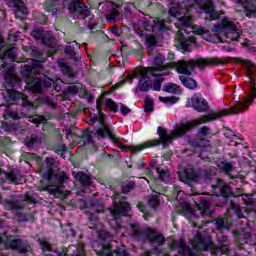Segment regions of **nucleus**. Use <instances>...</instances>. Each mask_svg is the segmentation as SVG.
I'll return each mask as SVG.
<instances>
[{
	"mask_svg": "<svg viewBox=\"0 0 256 256\" xmlns=\"http://www.w3.org/2000/svg\"><path fill=\"white\" fill-rule=\"evenodd\" d=\"M198 125L199 120H191L190 122L176 126L170 134L167 133L165 128L158 127L157 133L159 135V139L149 140L144 144H139L138 146H130V151H132V153H139V151H143V149H148V147H157V145L161 144L163 147H169V145L173 143L174 139L183 137L187 131H190V129H193V127H198Z\"/></svg>",
	"mask_w": 256,
	"mask_h": 256,
	"instance_id": "obj_1",
	"label": "nucleus"
},
{
	"mask_svg": "<svg viewBox=\"0 0 256 256\" xmlns=\"http://www.w3.org/2000/svg\"><path fill=\"white\" fill-rule=\"evenodd\" d=\"M255 92L256 88L252 87L250 96L248 98H245L244 102H238L236 103V105L230 108H226L219 112H212L208 116H203L202 118L195 120L199 121V125H201L202 123L221 119V117H225V115H239L240 113H245V111L249 109V105H251V103H253V101L255 100Z\"/></svg>",
	"mask_w": 256,
	"mask_h": 256,
	"instance_id": "obj_2",
	"label": "nucleus"
},
{
	"mask_svg": "<svg viewBox=\"0 0 256 256\" xmlns=\"http://www.w3.org/2000/svg\"><path fill=\"white\" fill-rule=\"evenodd\" d=\"M211 65H225V62L219 58H199L197 60H179L176 63V70L182 75H191L195 67L205 69Z\"/></svg>",
	"mask_w": 256,
	"mask_h": 256,
	"instance_id": "obj_3",
	"label": "nucleus"
},
{
	"mask_svg": "<svg viewBox=\"0 0 256 256\" xmlns=\"http://www.w3.org/2000/svg\"><path fill=\"white\" fill-rule=\"evenodd\" d=\"M222 239L224 244L217 248L213 241H211V236L207 234L202 235L201 232H197L192 241V247L196 251H207L210 249L212 255H223V253H227L229 249L227 248V237L223 236Z\"/></svg>",
	"mask_w": 256,
	"mask_h": 256,
	"instance_id": "obj_4",
	"label": "nucleus"
},
{
	"mask_svg": "<svg viewBox=\"0 0 256 256\" xmlns=\"http://www.w3.org/2000/svg\"><path fill=\"white\" fill-rule=\"evenodd\" d=\"M101 105H103V101L101 99H98L96 101V109L99 113V117H93L90 120L91 125L97 123L99 121L101 128H99L96 133L98 137H101V139H105V136L107 135L109 139H111L112 143L118 144V147L123 153H127V151H131V146H126L123 143H119V139L113 135V132L109 129V126L105 125V121L103 120V111L101 110Z\"/></svg>",
	"mask_w": 256,
	"mask_h": 256,
	"instance_id": "obj_5",
	"label": "nucleus"
},
{
	"mask_svg": "<svg viewBox=\"0 0 256 256\" xmlns=\"http://www.w3.org/2000/svg\"><path fill=\"white\" fill-rule=\"evenodd\" d=\"M153 65L151 67L144 68L140 71L142 79H151V77H161V75H167L165 71L169 65L165 64V57L159 52H153Z\"/></svg>",
	"mask_w": 256,
	"mask_h": 256,
	"instance_id": "obj_6",
	"label": "nucleus"
},
{
	"mask_svg": "<svg viewBox=\"0 0 256 256\" xmlns=\"http://www.w3.org/2000/svg\"><path fill=\"white\" fill-rule=\"evenodd\" d=\"M69 179V175L65 172H50L47 174L49 185L39 187V191H47L50 195H59L63 193V185Z\"/></svg>",
	"mask_w": 256,
	"mask_h": 256,
	"instance_id": "obj_7",
	"label": "nucleus"
},
{
	"mask_svg": "<svg viewBox=\"0 0 256 256\" xmlns=\"http://www.w3.org/2000/svg\"><path fill=\"white\" fill-rule=\"evenodd\" d=\"M215 176V171H210L209 174L207 172L197 173L192 168H186L182 172H179V179L182 183H191V181H195L196 183H205L207 179H211V177Z\"/></svg>",
	"mask_w": 256,
	"mask_h": 256,
	"instance_id": "obj_8",
	"label": "nucleus"
},
{
	"mask_svg": "<svg viewBox=\"0 0 256 256\" xmlns=\"http://www.w3.org/2000/svg\"><path fill=\"white\" fill-rule=\"evenodd\" d=\"M216 31L219 32L218 34H216V37L220 39V41L221 37H226V39H230V41H239V37L241 35V33H239V30L237 29V26L228 19H223L221 27L218 26L216 28Z\"/></svg>",
	"mask_w": 256,
	"mask_h": 256,
	"instance_id": "obj_9",
	"label": "nucleus"
},
{
	"mask_svg": "<svg viewBox=\"0 0 256 256\" xmlns=\"http://www.w3.org/2000/svg\"><path fill=\"white\" fill-rule=\"evenodd\" d=\"M22 77L26 79L27 87L32 93H40L43 89V80L33 76V67L24 65L20 71Z\"/></svg>",
	"mask_w": 256,
	"mask_h": 256,
	"instance_id": "obj_10",
	"label": "nucleus"
},
{
	"mask_svg": "<svg viewBox=\"0 0 256 256\" xmlns=\"http://www.w3.org/2000/svg\"><path fill=\"white\" fill-rule=\"evenodd\" d=\"M68 9L74 19H86V17H89V9L81 0H73Z\"/></svg>",
	"mask_w": 256,
	"mask_h": 256,
	"instance_id": "obj_11",
	"label": "nucleus"
},
{
	"mask_svg": "<svg viewBox=\"0 0 256 256\" xmlns=\"http://www.w3.org/2000/svg\"><path fill=\"white\" fill-rule=\"evenodd\" d=\"M93 249L99 256H127L125 252H119V251H111V245L108 243H100V242H95L93 244Z\"/></svg>",
	"mask_w": 256,
	"mask_h": 256,
	"instance_id": "obj_12",
	"label": "nucleus"
},
{
	"mask_svg": "<svg viewBox=\"0 0 256 256\" xmlns=\"http://www.w3.org/2000/svg\"><path fill=\"white\" fill-rule=\"evenodd\" d=\"M125 197H122L119 204L114 202L113 208H110L112 217L117 220L121 215H126L128 211H131V206L125 201Z\"/></svg>",
	"mask_w": 256,
	"mask_h": 256,
	"instance_id": "obj_13",
	"label": "nucleus"
},
{
	"mask_svg": "<svg viewBox=\"0 0 256 256\" xmlns=\"http://www.w3.org/2000/svg\"><path fill=\"white\" fill-rule=\"evenodd\" d=\"M191 105L195 111H198V113H205L209 110L207 100H205L199 93H196L191 97Z\"/></svg>",
	"mask_w": 256,
	"mask_h": 256,
	"instance_id": "obj_14",
	"label": "nucleus"
},
{
	"mask_svg": "<svg viewBox=\"0 0 256 256\" xmlns=\"http://www.w3.org/2000/svg\"><path fill=\"white\" fill-rule=\"evenodd\" d=\"M9 7L14 8L15 17L17 19H24L27 15V7L21 0H7Z\"/></svg>",
	"mask_w": 256,
	"mask_h": 256,
	"instance_id": "obj_15",
	"label": "nucleus"
},
{
	"mask_svg": "<svg viewBox=\"0 0 256 256\" xmlns=\"http://www.w3.org/2000/svg\"><path fill=\"white\" fill-rule=\"evenodd\" d=\"M200 9L206 13V19L211 21L215 19V6H213V2L211 0H197Z\"/></svg>",
	"mask_w": 256,
	"mask_h": 256,
	"instance_id": "obj_16",
	"label": "nucleus"
},
{
	"mask_svg": "<svg viewBox=\"0 0 256 256\" xmlns=\"http://www.w3.org/2000/svg\"><path fill=\"white\" fill-rule=\"evenodd\" d=\"M10 249H13L14 251H18V253H29L31 251V246L28 242H25L21 239H14L11 240L9 243Z\"/></svg>",
	"mask_w": 256,
	"mask_h": 256,
	"instance_id": "obj_17",
	"label": "nucleus"
},
{
	"mask_svg": "<svg viewBox=\"0 0 256 256\" xmlns=\"http://www.w3.org/2000/svg\"><path fill=\"white\" fill-rule=\"evenodd\" d=\"M152 245H163L165 243V237L154 229L147 228V238Z\"/></svg>",
	"mask_w": 256,
	"mask_h": 256,
	"instance_id": "obj_18",
	"label": "nucleus"
},
{
	"mask_svg": "<svg viewBox=\"0 0 256 256\" xmlns=\"http://www.w3.org/2000/svg\"><path fill=\"white\" fill-rule=\"evenodd\" d=\"M234 3H238L244 7L247 12L246 15H253L256 13V0H233Z\"/></svg>",
	"mask_w": 256,
	"mask_h": 256,
	"instance_id": "obj_19",
	"label": "nucleus"
},
{
	"mask_svg": "<svg viewBox=\"0 0 256 256\" xmlns=\"http://www.w3.org/2000/svg\"><path fill=\"white\" fill-rule=\"evenodd\" d=\"M132 237L137 241H146L147 239V229H141V226L138 224H131Z\"/></svg>",
	"mask_w": 256,
	"mask_h": 256,
	"instance_id": "obj_20",
	"label": "nucleus"
},
{
	"mask_svg": "<svg viewBox=\"0 0 256 256\" xmlns=\"http://www.w3.org/2000/svg\"><path fill=\"white\" fill-rule=\"evenodd\" d=\"M211 204L209 203V200L202 199L200 203L198 204V209L200 210V215L202 217H209L211 215V209L209 208Z\"/></svg>",
	"mask_w": 256,
	"mask_h": 256,
	"instance_id": "obj_21",
	"label": "nucleus"
},
{
	"mask_svg": "<svg viewBox=\"0 0 256 256\" xmlns=\"http://www.w3.org/2000/svg\"><path fill=\"white\" fill-rule=\"evenodd\" d=\"M5 176L10 183H15V185H19L23 181V177L21 176V174L15 170L6 172Z\"/></svg>",
	"mask_w": 256,
	"mask_h": 256,
	"instance_id": "obj_22",
	"label": "nucleus"
},
{
	"mask_svg": "<svg viewBox=\"0 0 256 256\" xmlns=\"http://www.w3.org/2000/svg\"><path fill=\"white\" fill-rule=\"evenodd\" d=\"M147 78H143V76L140 74V80L138 83V89L142 92L151 91L153 89V82L151 80H145Z\"/></svg>",
	"mask_w": 256,
	"mask_h": 256,
	"instance_id": "obj_23",
	"label": "nucleus"
},
{
	"mask_svg": "<svg viewBox=\"0 0 256 256\" xmlns=\"http://www.w3.org/2000/svg\"><path fill=\"white\" fill-rule=\"evenodd\" d=\"M73 175L76 181H79L84 187H89V185H91V178L87 174L83 172H73Z\"/></svg>",
	"mask_w": 256,
	"mask_h": 256,
	"instance_id": "obj_24",
	"label": "nucleus"
},
{
	"mask_svg": "<svg viewBox=\"0 0 256 256\" xmlns=\"http://www.w3.org/2000/svg\"><path fill=\"white\" fill-rule=\"evenodd\" d=\"M213 189H218L222 197H229L231 195V188L227 184H223V180H218L216 186H213Z\"/></svg>",
	"mask_w": 256,
	"mask_h": 256,
	"instance_id": "obj_25",
	"label": "nucleus"
},
{
	"mask_svg": "<svg viewBox=\"0 0 256 256\" xmlns=\"http://www.w3.org/2000/svg\"><path fill=\"white\" fill-rule=\"evenodd\" d=\"M3 117L5 120L7 119H14V120H17V119H23V117H27V114L25 113H17L11 109H7L4 114H3Z\"/></svg>",
	"mask_w": 256,
	"mask_h": 256,
	"instance_id": "obj_26",
	"label": "nucleus"
},
{
	"mask_svg": "<svg viewBox=\"0 0 256 256\" xmlns=\"http://www.w3.org/2000/svg\"><path fill=\"white\" fill-rule=\"evenodd\" d=\"M46 169L48 173H55L59 169V161L54 158H46Z\"/></svg>",
	"mask_w": 256,
	"mask_h": 256,
	"instance_id": "obj_27",
	"label": "nucleus"
},
{
	"mask_svg": "<svg viewBox=\"0 0 256 256\" xmlns=\"http://www.w3.org/2000/svg\"><path fill=\"white\" fill-rule=\"evenodd\" d=\"M179 79L184 87H187L188 89H197V81L193 80V78L179 76Z\"/></svg>",
	"mask_w": 256,
	"mask_h": 256,
	"instance_id": "obj_28",
	"label": "nucleus"
},
{
	"mask_svg": "<svg viewBox=\"0 0 256 256\" xmlns=\"http://www.w3.org/2000/svg\"><path fill=\"white\" fill-rule=\"evenodd\" d=\"M58 67H60L64 75H67V77H73V70L71 69V66L65 64L64 59L58 60Z\"/></svg>",
	"mask_w": 256,
	"mask_h": 256,
	"instance_id": "obj_29",
	"label": "nucleus"
},
{
	"mask_svg": "<svg viewBox=\"0 0 256 256\" xmlns=\"http://www.w3.org/2000/svg\"><path fill=\"white\" fill-rule=\"evenodd\" d=\"M4 97L8 103H11L12 105L21 97V94L13 91V90H6V94H4Z\"/></svg>",
	"mask_w": 256,
	"mask_h": 256,
	"instance_id": "obj_30",
	"label": "nucleus"
},
{
	"mask_svg": "<svg viewBox=\"0 0 256 256\" xmlns=\"http://www.w3.org/2000/svg\"><path fill=\"white\" fill-rule=\"evenodd\" d=\"M3 205L6 207V209H19V200L12 195L11 200L6 199L3 201Z\"/></svg>",
	"mask_w": 256,
	"mask_h": 256,
	"instance_id": "obj_31",
	"label": "nucleus"
},
{
	"mask_svg": "<svg viewBox=\"0 0 256 256\" xmlns=\"http://www.w3.org/2000/svg\"><path fill=\"white\" fill-rule=\"evenodd\" d=\"M241 65L246 67V74L248 75V77H253L256 69L255 64L251 63V61L249 60H242Z\"/></svg>",
	"mask_w": 256,
	"mask_h": 256,
	"instance_id": "obj_32",
	"label": "nucleus"
},
{
	"mask_svg": "<svg viewBox=\"0 0 256 256\" xmlns=\"http://www.w3.org/2000/svg\"><path fill=\"white\" fill-rule=\"evenodd\" d=\"M146 43H147V46L149 49V56L153 57V53H154L153 47H155L157 45V38H155V36H149L146 39Z\"/></svg>",
	"mask_w": 256,
	"mask_h": 256,
	"instance_id": "obj_33",
	"label": "nucleus"
},
{
	"mask_svg": "<svg viewBox=\"0 0 256 256\" xmlns=\"http://www.w3.org/2000/svg\"><path fill=\"white\" fill-rule=\"evenodd\" d=\"M84 91L85 94H87V90H85L83 88V84H72L68 87V92H70L72 95H77V93H79V91Z\"/></svg>",
	"mask_w": 256,
	"mask_h": 256,
	"instance_id": "obj_34",
	"label": "nucleus"
},
{
	"mask_svg": "<svg viewBox=\"0 0 256 256\" xmlns=\"http://www.w3.org/2000/svg\"><path fill=\"white\" fill-rule=\"evenodd\" d=\"M163 91H165V93L175 94V93H179L181 90H180L179 86H177V84L169 83L163 87Z\"/></svg>",
	"mask_w": 256,
	"mask_h": 256,
	"instance_id": "obj_35",
	"label": "nucleus"
},
{
	"mask_svg": "<svg viewBox=\"0 0 256 256\" xmlns=\"http://www.w3.org/2000/svg\"><path fill=\"white\" fill-rule=\"evenodd\" d=\"M178 22L180 25H183V27H191V25H193V18L189 15H184L178 18Z\"/></svg>",
	"mask_w": 256,
	"mask_h": 256,
	"instance_id": "obj_36",
	"label": "nucleus"
},
{
	"mask_svg": "<svg viewBox=\"0 0 256 256\" xmlns=\"http://www.w3.org/2000/svg\"><path fill=\"white\" fill-rule=\"evenodd\" d=\"M31 36L36 39V41H42V43H45V32L41 29H35L31 32Z\"/></svg>",
	"mask_w": 256,
	"mask_h": 256,
	"instance_id": "obj_37",
	"label": "nucleus"
},
{
	"mask_svg": "<svg viewBox=\"0 0 256 256\" xmlns=\"http://www.w3.org/2000/svg\"><path fill=\"white\" fill-rule=\"evenodd\" d=\"M215 224L218 231H220V233H223V231L227 229V219L225 218H218Z\"/></svg>",
	"mask_w": 256,
	"mask_h": 256,
	"instance_id": "obj_38",
	"label": "nucleus"
},
{
	"mask_svg": "<svg viewBox=\"0 0 256 256\" xmlns=\"http://www.w3.org/2000/svg\"><path fill=\"white\" fill-rule=\"evenodd\" d=\"M144 111L145 113L153 112V99L151 97H146L144 100Z\"/></svg>",
	"mask_w": 256,
	"mask_h": 256,
	"instance_id": "obj_39",
	"label": "nucleus"
},
{
	"mask_svg": "<svg viewBox=\"0 0 256 256\" xmlns=\"http://www.w3.org/2000/svg\"><path fill=\"white\" fill-rule=\"evenodd\" d=\"M5 79L11 83H19V76L15 75L13 70H10L5 74Z\"/></svg>",
	"mask_w": 256,
	"mask_h": 256,
	"instance_id": "obj_40",
	"label": "nucleus"
},
{
	"mask_svg": "<svg viewBox=\"0 0 256 256\" xmlns=\"http://www.w3.org/2000/svg\"><path fill=\"white\" fill-rule=\"evenodd\" d=\"M32 70L35 73H41V71H43V61H39V60H32Z\"/></svg>",
	"mask_w": 256,
	"mask_h": 256,
	"instance_id": "obj_41",
	"label": "nucleus"
},
{
	"mask_svg": "<svg viewBox=\"0 0 256 256\" xmlns=\"http://www.w3.org/2000/svg\"><path fill=\"white\" fill-rule=\"evenodd\" d=\"M156 171L162 181H169V177H170L169 170L157 168Z\"/></svg>",
	"mask_w": 256,
	"mask_h": 256,
	"instance_id": "obj_42",
	"label": "nucleus"
},
{
	"mask_svg": "<svg viewBox=\"0 0 256 256\" xmlns=\"http://www.w3.org/2000/svg\"><path fill=\"white\" fill-rule=\"evenodd\" d=\"M38 242L42 251H51V243H49L45 238L39 239Z\"/></svg>",
	"mask_w": 256,
	"mask_h": 256,
	"instance_id": "obj_43",
	"label": "nucleus"
},
{
	"mask_svg": "<svg viewBox=\"0 0 256 256\" xmlns=\"http://www.w3.org/2000/svg\"><path fill=\"white\" fill-rule=\"evenodd\" d=\"M132 54L138 59H143V46L141 44H137V47L132 49Z\"/></svg>",
	"mask_w": 256,
	"mask_h": 256,
	"instance_id": "obj_44",
	"label": "nucleus"
},
{
	"mask_svg": "<svg viewBox=\"0 0 256 256\" xmlns=\"http://www.w3.org/2000/svg\"><path fill=\"white\" fill-rule=\"evenodd\" d=\"M21 100H22V107H26L27 109H35V104H33V102L29 101L27 99V96L22 95Z\"/></svg>",
	"mask_w": 256,
	"mask_h": 256,
	"instance_id": "obj_45",
	"label": "nucleus"
},
{
	"mask_svg": "<svg viewBox=\"0 0 256 256\" xmlns=\"http://www.w3.org/2000/svg\"><path fill=\"white\" fill-rule=\"evenodd\" d=\"M193 147H209V140L197 139L192 143Z\"/></svg>",
	"mask_w": 256,
	"mask_h": 256,
	"instance_id": "obj_46",
	"label": "nucleus"
},
{
	"mask_svg": "<svg viewBox=\"0 0 256 256\" xmlns=\"http://www.w3.org/2000/svg\"><path fill=\"white\" fill-rule=\"evenodd\" d=\"M148 205H150L152 209L159 207V196H150L148 200Z\"/></svg>",
	"mask_w": 256,
	"mask_h": 256,
	"instance_id": "obj_47",
	"label": "nucleus"
},
{
	"mask_svg": "<svg viewBox=\"0 0 256 256\" xmlns=\"http://www.w3.org/2000/svg\"><path fill=\"white\" fill-rule=\"evenodd\" d=\"M133 189H135V182L133 181L126 182L123 185L122 193H129V191H133Z\"/></svg>",
	"mask_w": 256,
	"mask_h": 256,
	"instance_id": "obj_48",
	"label": "nucleus"
},
{
	"mask_svg": "<svg viewBox=\"0 0 256 256\" xmlns=\"http://www.w3.org/2000/svg\"><path fill=\"white\" fill-rule=\"evenodd\" d=\"M106 107H109V109H111V111H113L114 113H117V111L119 110V106H117V103H115V101H113L112 99H108L106 101Z\"/></svg>",
	"mask_w": 256,
	"mask_h": 256,
	"instance_id": "obj_49",
	"label": "nucleus"
},
{
	"mask_svg": "<svg viewBox=\"0 0 256 256\" xmlns=\"http://www.w3.org/2000/svg\"><path fill=\"white\" fill-rule=\"evenodd\" d=\"M29 121H30V123L39 125V123H43V121H45V118H43V116H30Z\"/></svg>",
	"mask_w": 256,
	"mask_h": 256,
	"instance_id": "obj_50",
	"label": "nucleus"
},
{
	"mask_svg": "<svg viewBox=\"0 0 256 256\" xmlns=\"http://www.w3.org/2000/svg\"><path fill=\"white\" fill-rule=\"evenodd\" d=\"M46 11H48V13H52V15H57V7L51 2L47 3Z\"/></svg>",
	"mask_w": 256,
	"mask_h": 256,
	"instance_id": "obj_51",
	"label": "nucleus"
},
{
	"mask_svg": "<svg viewBox=\"0 0 256 256\" xmlns=\"http://www.w3.org/2000/svg\"><path fill=\"white\" fill-rule=\"evenodd\" d=\"M82 139H83L84 145L93 143V140L91 139V133H89L88 131L84 132Z\"/></svg>",
	"mask_w": 256,
	"mask_h": 256,
	"instance_id": "obj_52",
	"label": "nucleus"
},
{
	"mask_svg": "<svg viewBox=\"0 0 256 256\" xmlns=\"http://www.w3.org/2000/svg\"><path fill=\"white\" fill-rule=\"evenodd\" d=\"M231 207L234 209L238 219H243V211H241V209H239V207L233 202H231Z\"/></svg>",
	"mask_w": 256,
	"mask_h": 256,
	"instance_id": "obj_53",
	"label": "nucleus"
},
{
	"mask_svg": "<svg viewBox=\"0 0 256 256\" xmlns=\"http://www.w3.org/2000/svg\"><path fill=\"white\" fill-rule=\"evenodd\" d=\"M163 84V78L156 79L154 81L153 90L154 91H161V85Z\"/></svg>",
	"mask_w": 256,
	"mask_h": 256,
	"instance_id": "obj_54",
	"label": "nucleus"
},
{
	"mask_svg": "<svg viewBox=\"0 0 256 256\" xmlns=\"http://www.w3.org/2000/svg\"><path fill=\"white\" fill-rule=\"evenodd\" d=\"M117 15H119V11L117 9H113L112 12L107 15V21H115Z\"/></svg>",
	"mask_w": 256,
	"mask_h": 256,
	"instance_id": "obj_55",
	"label": "nucleus"
},
{
	"mask_svg": "<svg viewBox=\"0 0 256 256\" xmlns=\"http://www.w3.org/2000/svg\"><path fill=\"white\" fill-rule=\"evenodd\" d=\"M65 53H66V55H69L70 57H75V55H76L75 48L73 46H67L65 48Z\"/></svg>",
	"mask_w": 256,
	"mask_h": 256,
	"instance_id": "obj_56",
	"label": "nucleus"
},
{
	"mask_svg": "<svg viewBox=\"0 0 256 256\" xmlns=\"http://www.w3.org/2000/svg\"><path fill=\"white\" fill-rule=\"evenodd\" d=\"M72 256H85V249L83 246L76 248V251L72 254Z\"/></svg>",
	"mask_w": 256,
	"mask_h": 256,
	"instance_id": "obj_57",
	"label": "nucleus"
},
{
	"mask_svg": "<svg viewBox=\"0 0 256 256\" xmlns=\"http://www.w3.org/2000/svg\"><path fill=\"white\" fill-rule=\"evenodd\" d=\"M24 201H26V203H37L35 198L33 196L29 195L28 193H26L24 195Z\"/></svg>",
	"mask_w": 256,
	"mask_h": 256,
	"instance_id": "obj_58",
	"label": "nucleus"
},
{
	"mask_svg": "<svg viewBox=\"0 0 256 256\" xmlns=\"http://www.w3.org/2000/svg\"><path fill=\"white\" fill-rule=\"evenodd\" d=\"M169 13L172 17H177V15H179V8L175 7V6H172L170 9H169Z\"/></svg>",
	"mask_w": 256,
	"mask_h": 256,
	"instance_id": "obj_59",
	"label": "nucleus"
},
{
	"mask_svg": "<svg viewBox=\"0 0 256 256\" xmlns=\"http://www.w3.org/2000/svg\"><path fill=\"white\" fill-rule=\"evenodd\" d=\"M200 134L204 135V136L210 135L211 134V130L209 129V127L204 126V127H202L200 129Z\"/></svg>",
	"mask_w": 256,
	"mask_h": 256,
	"instance_id": "obj_60",
	"label": "nucleus"
},
{
	"mask_svg": "<svg viewBox=\"0 0 256 256\" xmlns=\"http://www.w3.org/2000/svg\"><path fill=\"white\" fill-rule=\"evenodd\" d=\"M120 111L122 115H128V113H131V109L125 105L120 106Z\"/></svg>",
	"mask_w": 256,
	"mask_h": 256,
	"instance_id": "obj_61",
	"label": "nucleus"
},
{
	"mask_svg": "<svg viewBox=\"0 0 256 256\" xmlns=\"http://www.w3.org/2000/svg\"><path fill=\"white\" fill-rule=\"evenodd\" d=\"M223 169L226 173H231V171H233V165H231V163H224Z\"/></svg>",
	"mask_w": 256,
	"mask_h": 256,
	"instance_id": "obj_62",
	"label": "nucleus"
},
{
	"mask_svg": "<svg viewBox=\"0 0 256 256\" xmlns=\"http://www.w3.org/2000/svg\"><path fill=\"white\" fill-rule=\"evenodd\" d=\"M110 31L111 33H113V35H116V37H119V29L117 28V26L111 27Z\"/></svg>",
	"mask_w": 256,
	"mask_h": 256,
	"instance_id": "obj_63",
	"label": "nucleus"
},
{
	"mask_svg": "<svg viewBox=\"0 0 256 256\" xmlns=\"http://www.w3.org/2000/svg\"><path fill=\"white\" fill-rule=\"evenodd\" d=\"M137 207H138L139 211H141L142 213H145V205L143 203L139 202L137 204Z\"/></svg>",
	"mask_w": 256,
	"mask_h": 256,
	"instance_id": "obj_64",
	"label": "nucleus"
}]
</instances>
